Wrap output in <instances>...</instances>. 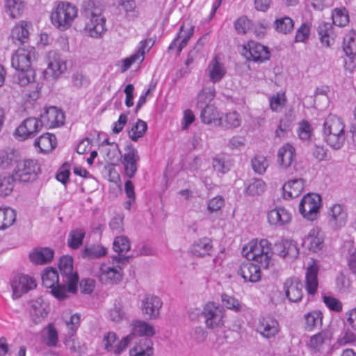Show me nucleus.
<instances>
[{"instance_id":"nucleus-1","label":"nucleus","mask_w":356,"mask_h":356,"mask_svg":"<svg viewBox=\"0 0 356 356\" xmlns=\"http://www.w3.org/2000/svg\"><path fill=\"white\" fill-rule=\"evenodd\" d=\"M82 9L85 18L84 33L92 38H102L106 33V28L101 5L93 0H88L84 3Z\"/></svg>"},{"instance_id":"nucleus-2","label":"nucleus","mask_w":356,"mask_h":356,"mask_svg":"<svg viewBox=\"0 0 356 356\" xmlns=\"http://www.w3.org/2000/svg\"><path fill=\"white\" fill-rule=\"evenodd\" d=\"M36 59V51L33 47L18 48L11 58L12 67L17 71V82L24 84L35 78V71L32 62Z\"/></svg>"},{"instance_id":"nucleus-3","label":"nucleus","mask_w":356,"mask_h":356,"mask_svg":"<svg viewBox=\"0 0 356 356\" xmlns=\"http://www.w3.org/2000/svg\"><path fill=\"white\" fill-rule=\"evenodd\" d=\"M243 252L248 260L263 268H268L272 264V244L266 239L251 240L243 247Z\"/></svg>"},{"instance_id":"nucleus-4","label":"nucleus","mask_w":356,"mask_h":356,"mask_svg":"<svg viewBox=\"0 0 356 356\" xmlns=\"http://www.w3.org/2000/svg\"><path fill=\"white\" fill-rule=\"evenodd\" d=\"M78 8L65 0L57 1L50 14V21L57 29L66 31L70 29L78 17Z\"/></svg>"},{"instance_id":"nucleus-5","label":"nucleus","mask_w":356,"mask_h":356,"mask_svg":"<svg viewBox=\"0 0 356 356\" xmlns=\"http://www.w3.org/2000/svg\"><path fill=\"white\" fill-rule=\"evenodd\" d=\"M345 124L343 120L330 115L323 124V134L326 143L332 148L339 149L345 140Z\"/></svg>"},{"instance_id":"nucleus-6","label":"nucleus","mask_w":356,"mask_h":356,"mask_svg":"<svg viewBox=\"0 0 356 356\" xmlns=\"http://www.w3.org/2000/svg\"><path fill=\"white\" fill-rule=\"evenodd\" d=\"M41 172V167L36 159H24L19 161L13 175L19 182H31Z\"/></svg>"},{"instance_id":"nucleus-7","label":"nucleus","mask_w":356,"mask_h":356,"mask_svg":"<svg viewBox=\"0 0 356 356\" xmlns=\"http://www.w3.org/2000/svg\"><path fill=\"white\" fill-rule=\"evenodd\" d=\"M241 55L249 62L263 63L270 59V51L268 47L253 40H250L243 44Z\"/></svg>"},{"instance_id":"nucleus-8","label":"nucleus","mask_w":356,"mask_h":356,"mask_svg":"<svg viewBox=\"0 0 356 356\" xmlns=\"http://www.w3.org/2000/svg\"><path fill=\"white\" fill-rule=\"evenodd\" d=\"M42 128L39 118L29 117L24 119L15 129V137L21 141L33 138Z\"/></svg>"},{"instance_id":"nucleus-9","label":"nucleus","mask_w":356,"mask_h":356,"mask_svg":"<svg viewBox=\"0 0 356 356\" xmlns=\"http://www.w3.org/2000/svg\"><path fill=\"white\" fill-rule=\"evenodd\" d=\"M321 207V197L316 193H307L302 198L299 210L306 218L314 220L316 218Z\"/></svg>"},{"instance_id":"nucleus-10","label":"nucleus","mask_w":356,"mask_h":356,"mask_svg":"<svg viewBox=\"0 0 356 356\" xmlns=\"http://www.w3.org/2000/svg\"><path fill=\"white\" fill-rule=\"evenodd\" d=\"M132 341V335L129 334L119 339L114 332H106L102 339L104 348L109 353L119 355L126 350Z\"/></svg>"},{"instance_id":"nucleus-11","label":"nucleus","mask_w":356,"mask_h":356,"mask_svg":"<svg viewBox=\"0 0 356 356\" xmlns=\"http://www.w3.org/2000/svg\"><path fill=\"white\" fill-rule=\"evenodd\" d=\"M58 268L61 275L67 277L68 291L75 293L77 289L79 276L76 272L73 271V259L70 256H63L58 263Z\"/></svg>"},{"instance_id":"nucleus-12","label":"nucleus","mask_w":356,"mask_h":356,"mask_svg":"<svg viewBox=\"0 0 356 356\" xmlns=\"http://www.w3.org/2000/svg\"><path fill=\"white\" fill-rule=\"evenodd\" d=\"M140 156L137 149L131 144L124 147V153L122 155L121 163L124 167V174L129 179L133 178L138 170V162Z\"/></svg>"},{"instance_id":"nucleus-13","label":"nucleus","mask_w":356,"mask_h":356,"mask_svg":"<svg viewBox=\"0 0 356 356\" xmlns=\"http://www.w3.org/2000/svg\"><path fill=\"white\" fill-rule=\"evenodd\" d=\"M47 68L44 75L47 77L56 79L63 74L67 69L66 61L56 51H49L46 58Z\"/></svg>"},{"instance_id":"nucleus-14","label":"nucleus","mask_w":356,"mask_h":356,"mask_svg":"<svg viewBox=\"0 0 356 356\" xmlns=\"http://www.w3.org/2000/svg\"><path fill=\"white\" fill-rule=\"evenodd\" d=\"M13 298H20L24 293L34 289L37 286L35 280L32 277L20 274L15 275L11 281Z\"/></svg>"},{"instance_id":"nucleus-15","label":"nucleus","mask_w":356,"mask_h":356,"mask_svg":"<svg viewBox=\"0 0 356 356\" xmlns=\"http://www.w3.org/2000/svg\"><path fill=\"white\" fill-rule=\"evenodd\" d=\"M65 115L62 110L56 106L45 108L40 114V121L48 129H52L63 125L65 122Z\"/></svg>"},{"instance_id":"nucleus-16","label":"nucleus","mask_w":356,"mask_h":356,"mask_svg":"<svg viewBox=\"0 0 356 356\" xmlns=\"http://www.w3.org/2000/svg\"><path fill=\"white\" fill-rule=\"evenodd\" d=\"M35 79V78H33V80H29L28 83L19 84L24 87L21 92V101L25 107L33 106L40 96L41 86Z\"/></svg>"},{"instance_id":"nucleus-17","label":"nucleus","mask_w":356,"mask_h":356,"mask_svg":"<svg viewBox=\"0 0 356 356\" xmlns=\"http://www.w3.org/2000/svg\"><path fill=\"white\" fill-rule=\"evenodd\" d=\"M153 44L154 41L151 39L141 40L138 51L122 60L121 72H126L134 63L140 64L144 60L145 54L149 52Z\"/></svg>"},{"instance_id":"nucleus-18","label":"nucleus","mask_w":356,"mask_h":356,"mask_svg":"<svg viewBox=\"0 0 356 356\" xmlns=\"http://www.w3.org/2000/svg\"><path fill=\"white\" fill-rule=\"evenodd\" d=\"M348 220V213L341 204H334L328 208L327 221L334 229H341L345 226Z\"/></svg>"},{"instance_id":"nucleus-19","label":"nucleus","mask_w":356,"mask_h":356,"mask_svg":"<svg viewBox=\"0 0 356 356\" xmlns=\"http://www.w3.org/2000/svg\"><path fill=\"white\" fill-rule=\"evenodd\" d=\"M99 277L102 283L116 284L122 278L121 267L118 265H111L109 262L102 263L99 268Z\"/></svg>"},{"instance_id":"nucleus-20","label":"nucleus","mask_w":356,"mask_h":356,"mask_svg":"<svg viewBox=\"0 0 356 356\" xmlns=\"http://www.w3.org/2000/svg\"><path fill=\"white\" fill-rule=\"evenodd\" d=\"M257 331L265 338H273L279 333L280 324L278 321L271 316H261L258 321Z\"/></svg>"},{"instance_id":"nucleus-21","label":"nucleus","mask_w":356,"mask_h":356,"mask_svg":"<svg viewBox=\"0 0 356 356\" xmlns=\"http://www.w3.org/2000/svg\"><path fill=\"white\" fill-rule=\"evenodd\" d=\"M32 24L30 22L21 20L12 29L10 38L13 43L21 45L26 43L29 40L30 29Z\"/></svg>"},{"instance_id":"nucleus-22","label":"nucleus","mask_w":356,"mask_h":356,"mask_svg":"<svg viewBox=\"0 0 356 356\" xmlns=\"http://www.w3.org/2000/svg\"><path fill=\"white\" fill-rule=\"evenodd\" d=\"M304 244L314 252L321 250L324 245V234L318 227H312L305 237Z\"/></svg>"},{"instance_id":"nucleus-23","label":"nucleus","mask_w":356,"mask_h":356,"mask_svg":"<svg viewBox=\"0 0 356 356\" xmlns=\"http://www.w3.org/2000/svg\"><path fill=\"white\" fill-rule=\"evenodd\" d=\"M57 145V138L53 134L46 132L36 138L33 142V146L39 153H51Z\"/></svg>"},{"instance_id":"nucleus-24","label":"nucleus","mask_w":356,"mask_h":356,"mask_svg":"<svg viewBox=\"0 0 356 356\" xmlns=\"http://www.w3.org/2000/svg\"><path fill=\"white\" fill-rule=\"evenodd\" d=\"M203 314L207 327L213 328L222 324V312L214 302H208L204 306Z\"/></svg>"},{"instance_id":"nucleus-25","label":"nucleus","mask_w":356,"mask_h":356,"mask_svg":"<svg viewBox=\"0 0 356 356\" xmlns=\"http://www.w3.org/2000/svg\"><path fill=\"white\" fill-rule=\"evenodd\" d=\"M284 290L291 302H299L303 296L302 284L298 279H287L284 283Z\"/></svg>"},{"instance_id":"nucleus-26","label":"nucleus","mask_w":356,"mask_h":356,"mask_svg":"<svg viewBox=\"0 0 356 356\" xmlns=\"http://www.w3.org/2000/svg\"><path fill=\"white\" fill-rule=\"evenodd\" d=\"M260 268L257 264L243 262L238 268V274L243 279L244 282H257L261 278Z\"/></svg>"},{"instance_id":"nucleus-27","label":"nucleus","mask_w":356,"mask_h":356,"mask_svg":"<svg viewBox=\"0 0 356 356\" xmlns=\"http://www.w3.org/2000/svg\"><path fill=\"white\" fill-rule=\"evenodd\" d=\"M318 266L314 261L306 270L305 287L307 292L312 296L316 293L318 288Z\"/></svg>"},{"instance_id":"nucleus-28","label":"nucleus","mask_w":356,"mask_h":356,"mask_svg":"<svg viewBox=\"0 0 356 356\" xmlns=\"http://www.w3.org/2000/svg\"><path fill=\"white\" fill-rule=\"evenodd\" d=\"M162 306L160 298L154 296H146L142 302V312L149 318H156L159 316V309Z\"/></svg>"},{"instance_id":"nucleus-29","label":"nucleus","mask_w":356,"mask_h":356,"mask_svg":"<svg viewBox=\"0 0 356 356\" xmlns=\"http://www.w3.org/2000/svg\"><path fill=\"white\" fill-rule=\"evenodd\" d=\"M267 220L271 225L282 226L291 220V214L284 207H280L268 212Z\"/></svg>"},{"instance_id":"nucleus-30","label":"nucleus","mask_w":356,"mask_h":356,"mask_svg":"<svg viewBox=\"0 0 356 356\" xmlns=\"http://www.w3.org/2000/svg\"><path fill=\"white\" fill-rule=\"evenodd\" d=\"M209 77L213 83L220 81L226 74V68L221 62V57L219 54L216 55L207 67Z\"/></svg>"},{"instance_id":"nucleus-31","label":"nucleus","mask_w":356,"mask_h":356,"mask_svg":"<svg viewBox=\"0 0 356 356\" xmlns=\"http://www.w3.org/2000/svg\"><path fill=\"white\" fill-rule=\"evenodd\" d=\"M304 180L301 178L286 181L282 186L283 195L286 199L298 197L304 189Z\"/></svg>"},{"instance_id":"nucleus-32","label":"nucleus","mask_w":356,"mask_h":356,"mask_svg":"<svg viewBox=\"0 0 356 356\" xmlns=\"http://www.w3.org/2000/svg\"><path fill=\"white\" fill-rule=\"evenodd\" d=\"M54 251L50 248H39L34 249L29 254L30 261L38 265H44L50 261L54 258Z\"/></svg>"},{"instance_id":"nucleus-33","label":"nucleus","mask_w":356,"mask_h":356,"mask_svg":"<svg viewBox=\"0 0 356 356\" xmlns=\"http://www.w3.org/2000/svg\"><path fill=\"white\" fill-rule=\"evenodd\" d=\"M26 8L24 0H4V10L11 19H18L24 13Z\"/></svg>"},{"instance_id":"nucleus-34","label":"nucleus","mask_w":356,"mask_h":356,"mask_svg":"<svg viewBox=\"0 0 356 356\" xmlns=\"http://www.w3.org/2000/svg\"><path fill=\"white\" fill-rule=\"evenodd\" d=\"M296 159V151L294 147L289 143L283 145L277 153V162L279 165L286 168L292 164Z\"/></svg>"},{"instance_id":"nucleus-35","label":"nucleus","mask_w":356,"mask_h":356,"mask_svg":"<svg viewBox=\"0 0 356 356\" xmlns=\"http://www.w3.org/2000/svg\"><path fill=\"white\" fill-rule=\"evenodd\" d=\"M49 313L48 306L42 301L36 300L33 302L30 311V316L34 324L43 321Z\"/></svg>"},{"instance_id":"nucleus-36","label":"nucleus","mask_w":356,"mask_h":356,"mask_svg":"<svg viewBox=\"0 0 356 356\" xmlns=\"http://www.w3.org/2000/svg\"><path fill=\"white\" fill-rule=\"evenodd\" d=\"M152 343L149 339H141L130 349L129 356H150L152 353Z\"/></svg>"},{"instance_id":"nucleus-37","label":"nucleus","mask_w":356,"mask_h":356,"mask_svg":"<svg viewBox=\"0 0 356 356\" xmlns=\"http://www.w3.org/2000/svg\"><path fill=\"white\" fill-rule=\"evenodd\" d=\"M188 29L185 31L184 30V24H183L179 28V33L176 37L178 40L179 38H181L180 43L177 47V55H179L182 49L186 47L188 44V40L191 38L194 33V26L192 24L191 21L188 23Z\"/></svg>"},{"instance_id":"nucleus-38","label":"nucleus","mask_w":356,"mask_h":356,"mask_svg":"<svg viewBox=\"0 0 356 356\" xmlns=\"http://www.w3.org/2000/svg\"><path fill=\"white\" fill-rule=\"evenodd\" d=\"M200 118L204 123L209 124L216 122L220 123L221 116L213 105L207 104L202 111Z\"/></svg>"},{"instance_id":"nucleus-39","label":"nucleus","mask_w":356,"mask_h":356,"mask_svg":"<svg viewBox=\"0 0 356 356\" xmlns=\"http://www.w3.org/2000/svg\"><path fill=\"white\" fill-rule=\"evenodd\" d=\"M133 331L130 334L132 339L134 335L151 337L154 334V327L143 321H136L133 323Z\"/></svg>"},{"instance_id":"nucleus-40","label":"nucleus","mask_w":356,"mask_h":356,"mask_svg":"<svg viewBox=\"0 0 356 356\" xmlns=\"http://www.w3.org/2000/svg\"><path fill=\"white\" fill-rule=\"evenodd\" d=\"M305 328L312 331L315 327L322 324L323 314L318 310H314L305 314Z\"/></svg>"},{"instance_id":"nucleus-41","label":"nucleus","mask_w":356,"mask_h":356,"mask_svg":"<svg viewBox=\"0 0 356 356\" xmlns=\"http://www.w3.org/2000/svg\"><path fill=\"white\" fill-rule=\"evenodd\" d=\"M212 247L211 241L209 238H204L200 239L193 245L191 251L197 257H204L209 254Z\"/></svg>"},{"instance_id":"nucleus-42","label":"nucleus","mask_w":356,"mask_h":356,"mask_svg":"<svg viewBox=\"0 0 356 356\" xmlns=\"http://www.w3.org/2000/svg\"><path fill=\"white\" fill-rule=\"evenodd\" d=\"M59 276L57 270L52 267L46 268L42 274L43 286L51 289L58 283Z\"/></svg>"},{"instance_id":"nucleus-43","label":"nucleus","mask_w":356,"mask_h":356,"mask_svg":"<svg viewBox=\"0 0 356 356\" xmlns=\"http://www.w3.org/2000/svg\"><path fill=\"white\" fill-rule=\"evenodd\" d=\"M63 318L65 321L68 334L72 336L74 335L80 325V315L79 314H72L71 312H68L63 314Z\"/></svg>"},{"instance_id":"nucleus-44","label":"nucleus","mask_w":356,"mask_h":356,"mask_svg":"<svg viewBox=\"0 0 356 356\" xmlns=\"http://www.w3.org/2000/svg\"><path fill=\"white\" fill-rule=\"evenodd\" d=\"M16 220L15 210L10 208H0V229L10 227Z\"/></svg>"},{"instance_id":"nucleus-45","label":"nucleus","mask_w":356,"mask_h":356,"mask_svg":"<svg viewBox=\"0 0 356 356\" xmlns=\"http://www.w3.org/2000/svg\"><path fill=\"white\" fill-rule=\"evenodd\" d=\"M86 236L83 229H75L72 230L68 236L67 244L72 249H78L82 244Z\"/></svg>"},{"instance_id":"nucleus-46","label":"nucleus","mask_w":356,"mask_h":356,"mask_svg":"<svg viewBox=\"0 0 356 356\" xmlns=\"http://www.w3.org/2000/svg\"><path fill=\"white\" fill-rule=\"evenodd\" d=\"M241 122V117L236 111H229L221 116L220 124L229 128H235L240 126Z\"/></svg>"},{"instance_id":"nucleus-47","label":"nucleus","mask_w":356,"mask_h":356,"mask_svg":"<svg viewBox=\"0 0 356 356\" xmlns=\"http://www.w3.org/2000/svg\"><path fill=\"white\" fill-rule=\"evenodd\" d=\"M287 102L286 93L284 92H277L271 96L269 99V106L273 112H280Z\"/></svg>"},{"instance_id":"nucleus-48","label":"nucleus","mask_w":356,"mask_h":356,"mask_svg":"<svg viewBox=\"0 0 356 356\" xmlns=\"http://www.w3.org/2000/svg\"><path fill=\"white\" fill-rule=\"evenodd\" d=\"M107 254V249L102 245L93 244L86 247L83 250L82 255L85 258L94 259L99 258Z\"/></svg>"},{"instance_id":"nucleus-49","label":"nucleus","mask_w":356,"mask_h":356,"mask_svg":"<svg viewBox=\"0 0 356 356\" xmlns=\"http://www.w3.org/2000/svg\"><path fill=\"white\" fill-rule=\"evenodd\" d=\"M343 51L348 56L356 55V31H350L344 38Z\"/></svg>"},{"instance_id":"nucleus-50","label":"nucleus","mask_w":356,"mask_h":356,"mask_svg":"<svg viewBox=\"0 0 356 356\" xmlns=\"http://www.w3.org/2000/svg\"><path fill=\"white\" fill-rule=\"evenodd\" d=\"M332 19L334 24L338 26H345L350 21L348 12L345 8L334 9Z\"/></svg>"},{"instance_id":"nucleus-51","label":"nucleus","mask_w":356,"mask_h":356,"mask_svg":"<svg viewBox=\"0 0 356 356\" xmlns=\"http://www.w3.org/2000/svg\"><path fill=\"white\" fill-rule=\"evenodd\" d=\"M46 334L43 337V341L49 347H54L58 341V332L52 323L47 324L45 327Z\"/></svg>"},{"instance_id":"nucleus-52","label":"nucleus","mask_w":356,"mask_h":356,"mask_svg":"<svg viewBox=\"0 0 356 356\" xmlns=\"http://www.w3.org/2000/svg\"><path fill=\"white\" fill-rule=\"evenodd\" d=\"M294 26L293 19L287 16L277 19L275 21V28L278 32L286 34L291 32Z\"/></svg>"},{"instance_id":"nucleus-53","label":"nucleus","mask_w":356,"mask_h":356,"mask_svg":"<svg viewBox=\"0 0 356 356\" xmlns=\"http://www.w3.org/2000/svg\"><path fill=\"white\" fill-rule=\"evenodd\" d=\"M251 165L256 173L262 175L266 171L269 163L266 156L258 154L252 159Z\"/></svg>"},{"instance_id":"nucleus-54","label":"nucleus","mask_w":356,"mask_h":356,"mask_svg":"<svg viewBox=\"0 0 356 356\" xmlns=\"http://www.w3.org/2000/svg\"><path fill=\"white\" fill-rule=\"evenodd\" d=\"M327 341H330L327 334L325 332H321L310 338L309 346L312 349L320 351Z\"/></svg>"},{"instance_id":"nucleus-55","label":"nucleus","mask_w":356,"mask_h":356,"mask_svg":"<svg viewBox=\"0 0 356 356\" xmlns=\"http://www.w3.org/2000/svg\"><path fill=\"white\" fill-rule=\"evenodd\" d=\"M147 129V123L143 120H138L129 132V137L132 140L136 141L144 135Z\"/></svg>"},{"instance_id":"nucleus-56","label":"nucleus","mask_w":356,"mask_h":356,"mask_svg":"<svg viewBox=\"0 0 356 356\" xmlns=\"http://www.w3.org/2000/svg\"><path fill=\"white\" fill-rule=\"evenodd\" d=\"M216 90L214 87H207L202 90L197 95V104H209L215 97Z\"/></svg>"},{"instance_id":"nucleus-57","label":"nucleus","mask_w":356,"mask_h":356,"mask_svg":"<svg viewBox=\"0 0 356 356\" xmlns=\"http://www.w3.org/2000/svg\"><path fill=\"white\" fill-rule=\"evenodd\" d=\"M16 179L13 175L6 176L0 179V195L6 196L11 193Z\"/></svg>"},{"instance_id":"nucleus-58","label":"nucleus","mask_w":356,"mask_h":356,"mask_svg":"<svg viewBox=\"0 0 356 356\" xmlns=\"http://www.w3.org/2000/svg\"><path fill=\"white\" fill-rule=\"evenodd\" d=\"M313 128L310 123L306 120H302L298 124V134L301 140H309L312 135Z\"/></svg>"},{"instance_id":"nucleus-59","label":"nucleus","mask_w":356,"mask_h":356,"mask_svg":"<svg viewBox=\"0 0 356 356\" xmlns=\"http://www.w3.org/2000/svg\"><path fill=\"white\" fill-rule=\"evenodd\" d=\"M113 245L114 251L118 253L127 252L130 249V241L124 236L115 237Z\"/></svg>"},{"instance_id":"nucleus-60","label":"nucleus","mask_w":356,"mask_h":356,"mask_svg":"<svg viewBox=\"0 0 356 356\" xmlns=\"http://www.w3.org/2000/svg\"><path fill=\"white\" fill-rule=\"evenodd\" d=\"M266 188V184L261 179H255L246 187V193L250 195H259Z\"/></svg>"},{"instance_id":"nucleus-61","label":"nucleus","mask_w":356,"mask_h":356,"mask_svg":"<svg viewBox=\"0 0 356 356\" xmlns=\"http://www.w3.org/2000/svg\"><path fill=\"white\" fill-rule=\"evenodd\" d=\"M16 160V156L12 150H0V168H7Z\"/></svg>"},{"instance_id":"nucleus-62","label":"nucleus","mask_w":356,"mask_h":356,"mask_svg":"<svg viewBox=\"0 0 356 356\" xmlns=\"http://www.w3.org/2000/svg\"><path fill=\"white\" fill-rule=\"evenodd\" d=\"M252 26V22L246 16L238 17L234 22L235 30L238 34H245Z\"/></svg>"},{"instance_id":"nucleus-63","label":"nucleus","mask_w":356,"mask_h":356,"mask_svg":"<svg viewBox=\"0 0 356 356\" xmlns=\"http://www.w3.org/2000/svg\"><path fill=\"white\" fill-rule=\"evenodd\" d=\"M323 302L329 308L330 310H332L335 312H340L342 311V302L339 299L333 296H323Z\"/></svg>"},{"instance_id":"nucleus-64","label":"nucleus","mask_w":356,"mask_h":356,"mask_svg":"<svg viewBox=\"0 0 356 356\" xmlns=\"http://www.w3.org/2000/svg\"><path fill=\"white\" fill-rule=\"evenodd\" d=\"M310 33V25L307 23L302 24L297 30L295 35V41L305 42L309 38Z\"/></svg>"}]
</instances>
